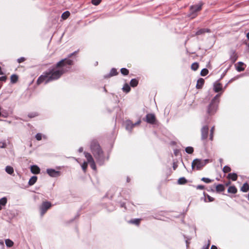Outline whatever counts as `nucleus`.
<instances>
[{"label": "nucleus", "instance_id": "14", "mask_svg": "<svg viewBox=\"0 0 249 249\" xmlns=\"http://www.w3.org/2000/svg\"><path fill=\"white\" fill-rule=\"evenodd\" d=\"M204 84V80L203 78H199L197 81L196 85V88L197 89H200L202 88Z\"/></svg>", "mask_w": 249, "mask_h": 249}, {"label": "nucleus", "instance_id": "54", "mask_svg": "<svg viewBox=\"0 0 249 249\" xmlns=\"http://www.w3.org/2000/svg\"><path fill=\"white\" fill-rule=\"evenodd\" d=\"M247 37L249 40V32L247 34Z\"/></svg>", "mask_w": 249, "mask_h": 249}, {"label": "nucleus", "instance_id": "39", "mask_svg": "<svg viewBox=\"0 0 249 249\" xmlns=\"http://www.w3.org/2000/svg\"><path fill=\"white\" fill-rule=\"evenodd\" d=\"M201 180L205 182V183H211L213 181V179H211L209 178H202Z\"/></svg>", "mask_w": 249, "mask_h": 249}, {"label": "nucleus", "instance_id": "57", "mask_svg": "<svg viewBox=\"0 0 249 249\" xmlns=\"http://www.w3.org/2000/svg\"><path fill=\"white\" fill-rule=\"evenodd\" d=\"M232 81V79L229 81V82H231Z\"/></svg>", "mask_w": 249, "mask_h": 249}, {"label": "nucleus", "instance_id": "9", "mask_svg": "<svg viewBox=\"0 0 249 249\" xmlns=\"http://www.w3.org/2000/svg\"><path fill=\"white\" fill-rule=\"evenodd\" d=\"M141 123V120H139L137 122L133 124L131 121H126L125 122V128L127 130L131 131L133 128L137 125H139Z\"/></svg>", "mask_w": 249, "mask_h": 249}, {"label": "nucleus", "instance_id": "51", "mask_svg": "<svg viewBox=\"0 0 249 249\" xmlns=\"http://www.w3.org/2000/svg\"><path fill=\"white\" fill-rule=\"evenodd\" d=\"M211 249H217V247L214 245H212Z\"/></svg>", "mask_w": 249, "mask_h": 249}, {"label": "nucleus", "instance_id": "29", "mask_svg": "<svg viewBox=\"0 0 249 249\" xmlns=\"http://www.w3.org/2000/svg\"><path fill=\"white\" fill-rule=\"evenodd\" d=\"M130 89H131L129 85L127 83L125 84L122 88L123 91L126 93L129 92L130 90Z\"/></svg>", "mask_w": 249, "mask_h": 249}, {"label": "nucleus", "instance_id": "52", "mask_svg": "<svg viewBox=\"0 0 249 249\" xmlns=\"http://www.w3.org/2000/svg\"><path fill=\"white\" fill-rule=\"evenodd\" d=\"M173 167L174 170H176L177 167V165L175 164V163H174Z\"/></svg>", "mask_w": 249, "mask_h": 249}, {"label": "nucleus", "instance_id": "44", "mask_svg": "<svg viewBox=\"0 0 249 249\" xmlns=\"http://www.w3.org/2000/svg\"><path fill=\"white\" fill-rule=\"evenodd\" d=\"M89 163L90 164V166L91 168L93 170H96V164H95L94 161L89 162Z\"/></svg>", "mask_w": 249, "mask_h": 249}, {"label": "nucleus", "instance_id": "30", "mask_svg": "<svg viewBox=\"0 0 249 249\" xmlns=\"http://www.w3.org/2000/svg\"><path fill=\"white\" fill-rule=\"evenodd\" d=\"M70 16V12L68 11L64 12L61 15V18L63 20H66Z\"/></svg>", "mask_w": 249, "mask_h": 249}, {"label": "nucleus", "instance_id": "21", "mask_svg": "<svg viewBox=\"0 0 249 249\" xmlns=\"http://www.w3.org/2000/svg\"><path fill=\"white\" fill-rule=\"evenodd\" d=\"M237 188L234 186H230L228 189V192L231 194H236L237 193Z\"/></svg>", "mask_w": 249, "mask_h": 249}, {"label": "nucleus", "instance_id": "31", "mask_svg": "<svg viewBox=\"0 0 249 249\" xmlns=\"http://www.w3.org/2000/svg\"><path fill=\"white\" fill-rule=\"evenodd\" d=\"M5 171L10 175H12L14 173V169L10 166H7L5 168Z\"/></svg>", "mask_w": 249, "mask_h": 249}, {"label": "nucleus", "instance_id": "45", "mask_svg": "<svg viewBox=\"0 0 249 249\" xmlns=\"http://www.w3.org/2000/svg\"><path fill=\"white\" fill-rule=\"evenodd\" d=\"M26 60V58L24 57H21L19 58H18L17 59V62L18 63H21L22 62H23L24 61H25Z\"/></svg>", "mask_w": 249, "mask_h": 249}, {"label": "nucleus", "instance_id": "38", "mask_svg": "<svg viewBox=\"0 0 249 249\" xmlns=\"http://www.w3.org/2000/svg\"><path fill=\"white\" fill-rule=\"evenodd\" d=\"M204 196L206 198H207L208 199L209 202H212L214 200V198L210 196L209 195L206 194L205 192L203 193Z\"/></svg>", "mask_w": 249, "mask_h": 249}, {"label": "nucleus", "instance_id": "15", "mask_svg": "<svg viewBox=\"0 0 249 249\" xmlns=\"http://www.w3.org/2000/svg\"><path fill=\"white\" fill-rule=\"evenodd\" d=\"M40 171L39 168L37 165H32L31 166V171L33 174H39Z\"/></svg>", "mask_w": 249, "mask_h": 249}, {"label": "nucleus", "instance_id": "50", "mask_svg": "<svg viewBox=\"0 0 249 249\" xmlns=\"http://www.w3.org/2000/svg\"><path fill=\"white\" fill-rule=\"evenodd\" d=\"M6 144L4 142H0V148H4L6 147Z\"/></svg>", "mask_w": 249, "mask_h": 249}, {"label": "nucleus", "instance_id": "1", "mask_svg": "<svg viewBox=\"0 0 249 249\" xmlns=\"http://www.w3.org/2000/svg\"><path fill=\"white\" fill-rule=\"evenodd\" d=\"M78 51L68 55L67 58H64L58 62L56 65L49 69L47 71L44 72L37 79L36 84L39 85L43 82L47 84L51 81L56 80L61 77L65 73L68 72L71 69V66L73 65V61L70 59L73 55H76Z\"/></svg>", "mask_w": 249, "mask_h": 249}, {"label": "nucleus", "instance_id": "17", "mask_svg": "<svg viewBox=\"0 0 249 249\" xmlns=\"http://www.w3.org/2000/svg\"><path fill=\"white\" fill-rule=\"evenodd\" d=\"M84 155L87 160L88 163L94 161V160L90 153L85 152H84Z\"/></svg>", "mask_w": 249, "mask_h": 249}, {"label": "nucleus", "instance_id": "47", "mask_svg": "<svg viewBox=\"0 0 249 249\" xmlns=\"http://www.w3.org/2000/svg\"><path fill=\"white\" fill-rule=\"evenodd\" d=\"M196 189L203 190L205 188V186L202 185H198L196 186Z\"/></svg>", "mask_w": 249, "mask_h": 249}, {"label": "nucleus", "instance_id": "12", "mask_svg": "<svg viewBox=\"0 0 249 249\" xmlns=\"http://www.w3.org/2000/svg\"><path fill=\"white\" fill-rule=\"evenodd\" d=\"M236 70L241 72L244 71L245 69V65L242 62H239L235 65Z\"/></svg>", "mask_w": 249, "mask_h": 249}, {"label": "nucleus", "instance_id": "56", "mask_svg": "<svg viewBox=\"0 0 249 249\" xmlns=\"http://www.w3.org/2000/svg\"><path fill=\"white\" fill-rule=\"evenodd\" d=\"M230 182H229V183H227V184H226V185H229V184H230Z\"/></svg>", "mask_w": 249, "mask_h": 249}, {"label": "nucleus", "instance_id": "7", "mask_svg": "<svg viewBox=\"0 0 249 249\" xmlns=\"http://www.w3.org/2000/svg\"><path fill=\"white\" fill-rule=\"evenodd\" d=\"M209 127L207 125L203 126L201 129V139L205 141L208 137Z\"/></svg>", "mask_w": 249, "mask_h": 249}, {"label": "nucleus", "instance_id": "34", "mask_svg": "<svg viewBox=\"0 0 249 249\" xmlns=\"http://www.w3.org/2000/svg\"><path fill=\"white\" fill-rule=\"evenodd\" d=\"M214 131V126H213L210 129V140L211 141H213V135Z\"/></svg>", "mask_w": 249, "mask_h": 249}, {"label": "nucleus", "instance_id": "36", "mask_svg": "<svg viewBox=\"0 0 249 249\" xmlns=\"http://www.w3.org/2000/svg\"><path fill=\"white\" fill-rule=\"evenodd\" d=\"M208 72L209 71L207 69L204 68L201 70L200 75L202 76H205L208 74Z\"/></svg>", "mask_w": 249, "mask_h": 249}, {"label": "nucleus", "instance_id": "18", "mask_svg": "<svg viewBox=\"0 0 249 249\" xmlns=\"http://www.w3.org/2000/svg\"><path fill=\"white\" fill-rule=\"evenodd\" d=\"M142 219L140 218H136V219H132L129 221V223L130 224H133L136 225L137 226H139L140 224Z\"/></svg>", "mask_w": 249, "mask_h": 249}, {"label": "nucleus", "instance_id": "3", "mask_svg": "<svg viewBox=\"0 0 249 249\" xmlns=\"http://www.w3.org/2000/svg\"><path fill=\"white\" fill-rule=\"evenodd\" d=\"M219 95H216L208 106L207 113L209 115H213L216 112L219 103Z\"/></svg>", "mask_w": 249, "mask_h": 249}, {"label": "nucleus", "instance_id": "24", "mask_svg": "<svg viewBox=\"0 0 249 249\" xmlns=\"http://www.w3.org/2000/svg\"><path fill=\"white\" fill-rule=\"evenodd\" d=\"M11 82L12 84H15L17 82L18 80V76L16 74H12L10 77Z\"/></svg>", "mask_w": 249, "mask_h": 249}, {"label": "nucleus", "instance_id": "53", "mask_svg": "<svg viewBox=\"0 0 249 249\" xmlns=\"http://www.w3.org/2000/svg\"><path fill=\"white\" fill-rule=\"evenodd\" d=\"M3 74V73L2 72V71H1V68L0 67V74Z\"/></svg>", "mask_w": 249, "mask_h": 249}, {"label": "nucleus", "instance_id": "27", "mask_svg": "<svg viewBox=\"0 0 249 249\" xmlns=\"http://www.w3.org/2000/svg\"><path fill=\"white\" fill-rule=\"evenodd\" d=\"M139 81L136 78L131 79L130 82V85L132 87H135L138 84Z\"/></svg>", "mask_w": 249, "mask_h": 249}, {"label": "nucleus", "instance_id": "40", "mask_svg": "<svg viewBox=\"0 0 249 249\" xmlns=\"http://www.w3.org/2000/svg\"><path fill=\"white\" fill-rule=\"evenodd\" d=\"M231 171V168L228 166H225L223 168L224 173H229Z\"/></svg>", "mask_w": 249, "mask_h": 249}, {"label": "nucleus", "instance_id": "41", "mask_svg": "<svg viewBox=\"0 0 249 249\" xmlns=\"http://www.w3.org/2000/svg\"><path fill=\"white\" fill-rule=\"evenodd\" d=\"M101 1L102 0H91V3L97 6L101 3Z\"/></svg>", "mask_w": 249, "mask_h": 249}, {"label": "nucleus", "instance_id": "28", "mask_svg": "<svg viewBox=\"0 0 249 249\" xmlns=\"http://www.w3.org/2000/svg\"><path fill=\"white\" fill-rule=\"evenodd\" d=\"M187 182V180L184 177L180 178L178 180V183L180 185L185 184Z\"/></svg>", "mask_w": 249, "mask_h": 249}, {"label": "nucleus", "instance_id": "37", "mask_svg": "<svg viewBox=\"0 0 249 249\" xmlns=\"http://www.w3.org/2000/svg\"><path fill=\"white\" fill-rule=\"evenodd\" d=\"M185 151L188 154H192L194 152V148L191 146L187 147L185 148Z\"/></svg>", "mask_w": 249, "mask_h": 249}, {"label": "nucleus", "instance_id": "6", "mask_svg": "<svg viewBox=\"0 0 249 249\" xmlns=\"http://www.w3.org/2000/svg\"><path fill=\"white\" fill-rule=\"evenodd\" d=\"M202 4H198L194 5H192L190 7V16L192 18H194L196 16V14L197 12L201 10Z\"/></svg>", "mask_w": 249, "mask_h": 249}, {"label": "nucleus", "instance_id": "4", "mask_svg": "<svg viewBox=\"0 0 249 249\" xmlns=\"http://www.w3.org/2000/svg\"><path fill=\"white\" fill-rule=\"evenodd\" d=\"M210 160L208 159L201 160L198 159H196L192 161V169L196 168L197 170H201L206 164L209 163Z\"/></svg>", "mask_w": 249, "mask_h": 249}, {"label": "nucleus", "instance_id": "33", "mask_svg": "<svg viewBox=\"0 0 249 249\" xmlns=\"http://www.w3.org/2000/svg\"><path fill=\"white\" fill-rule=\"evenodd\" d=\"M199 67V64L197 62L193 63L191 65V69L193 71H196Z\"/></svg>", "mask_w": 249, "mask_h": 249}, {"label": "nucleus", "instance_id": "8", "mask_svg": "<svg viewBox=\"0 0 249 249\" xmlns=\"http://www.w3.org/2000/svg\"><path fill=\"white\" fill-rule=\"evenodd\" d=\"M147 123L150 124H155L156 122V116L154 114L148 113L146 115L145 119H144Z\"/></svg>", "mask_w": 249, "mask_h": 249}, {"label": "nucleus", "instance_id": "48", "mask_svg": "<svg viewBox=\"0 0 249 249\" xmlns=\"http://www.w3.org/2000/svg\"><path fill=\"white\" fill-rule=\"evenodd\" d=\"M210 245V241H208V243L207 245L203 247L202 249H209V246Z\"/></svg>", "mask_w": 249, "mask_h": 249}, {"label": "nucleus", "instance_id": "55", "mask_svg": "<svg viewBox=\"0 0 249 249\" xmlns=\"http://www.w3.org/2000/svg\"><path fill=\"white\" fill-rule=\"evenodd\" d=\"M79 151H80V152H81V151H82V148H80V149H79Z\"/></svg>", "mask_w": 249, "mask_h": 249}, {"label": "nucleus", "instance_id": "26", "mask_svg": "<svg viewBox=\"0 0 249 249\" xmlns=\"http://www.w3.org/2000/svg\"><path fill=\"white\" fill-rule=\"evenodd\" d=\"M7 198L5 197L0 199V210L2 209V206H5L7 203Z\"/></svg>", "mask_w": 249, "mask_h": 249}, {"label": "nucleus", "instance_id": "20", "mask_svg": "<svg viewBox=\"0 0 249 249\" xmlns=\"http://www.w3.org/2000/svg\"><path fill=\"white\" fill-rule=\"evenodd\" d=\"M215 189L216 192L220 193L225 190V187L224 185L219 184L216 186Z\"/></svg>", "mask_w": 249, "mask_h": 249}, {"label": "nucleus", "instance_id": "43", "mask_svg": "<svg viewBox=\"0 0 249 249\" xmlns=\"http://www.w3.org/2000/svg\"><path fill=\"white\" fill-rule=\"evenodd\" d=\"M83 171L85 172L86 171L88 167V162H84L81 165Z\"/></svg>", "mask_w": 249, "mask_h": 249}, {"label": "nucleus", "instance_id": "49", "mask_svg": "<svg viewBox=\"0 0 249 249\" xmlns=\"http://www.w3.org/2000/svg\"><path fill=\"white\" fill-rule=\"evenodd\" d=\"M7 79V77L6 76H3L0 77V81L5 82Z\"/></svg>", "mask_w": 249, "mask_h": 249}, {"label": "nucleus", "instance_id": "35", "mask_svg": "<svg viewBox=\"0 0 249 249\" xmlns=\"http://www.w3.org/2000/svg\"><path fill=\"white\" fill-rule=\"evenodd\" d=\"M121 72L124 75H127L129 74V71L126 68H122Z\"/></svg>", "mask_w": 249, "mask_h": 249}, {"label": "nucleus", "instance_id": "42", "mask_svg": "<svg viewBox=\"0 0 249 249\" xmlns=\"http://www.w3.org/2000/svg\"><path fill=\"white\" fill-rule=\"evenodd\" d=\"M38 115V114L37 112L30 113L28 115V117L30 118H34L36 116H37Z\"/></svg>", "mask_w": 249, "mask_h": 249}, {"label": "nucleus", "instance_id": "19", "mask_svg": "<svg viewBox=\"0 0 249 249\" xmlns=\"http://www.w3.org/2000/svg\"><path fill=\"white\" fill-rule=\"evenodd\" d=\"M237 175L235 173H230L228 174L227 178L233 181H235L237 179Z\"/></svg>", "mask_w": 249, "mask_h": 249}, {"label": "nucleus", "instance_id": "10", "mask_svg": "<svg viewBox=\"0 0 249 249\" xmlns=\"http://www.w3.org/2000/svg\"><path fill=\"white\" fill-rule=\"evenodd\" d=\"M47 174L51 177H58L61 175V172L59 171H56L53 169H47L46 171Z\"/></svg>", "mask_w": 249, "mask_h": 249}, {"label": "nucleus", "instance_id": "13", "mask_svg": "<svg viewBox=\"0 0 249 249\" xmlns=\"http://www.w3.org/2000/svg\"><path fill=\"white\" fill-rule=\"evenodd\" d=\"M118 74V72L115 68L111 69L110 72L108 74L104 76L105 78H108L110 77L115 76Z\"/></svg>", "mask_w": 249, "mask_h": 249}, {"label": "nucleus", "instance_id": "16", "mask_svg": "<svg viewBox=\"0 0 249 249\" xmlns=\"http://www.w3.org/2000/svg\"><path fill=\"white\" fill-rule=\"evenodd\" d=\"M210 33V30L208 29H200L198 30L196 33V35L198 36L204 34L205 33Z\"/></svg>", "mask_w": 249, "mask_h": 249}, {"label": "nucleus", "instance_id": "22", "mask_svg": "<svg viewBox=\"0 0 249 249\" xmlns=\"http://www.w3.org/2000/svg\"><path fill=\"white\" fill-rule=\"evenodd\" d=\"M241 191L243 192H247L249 190V185L248 183H245L241 188Z\"/></svg>", "mask_w": 249, "mask_h": 249}, {"label": "nucleus", "instance_id": "11", "mask_svg": "<svg viewBox=\"0 0 249 249\" xmlns=\"http://www.w3.org/2000/svg\"><path fill=\"white\" fill-rule=\"evenodd\" d=\"M238 58V55L235 50H232L230 52V60L232 63H234Z\"/></svg>", "mask_w": 249, "mask_h": 249}, {"label": "nucleus", "instance_id": "46", "mask_svg": "<svg viewBox=\"0 0 249 249\" xmlns=\"http://www.w3.org/2000/svg\"><path fill=\"white\" fill-rule=\"evenodd\" d=\"M36 138L37 141H40L42 139V135L41 133H37L36 135Z\"/></svg>", "mask_w": 249, "mask_h": 249}, {"label": "nucleus", "instance_id": "32", "mask_svg": "<svg viewBox=\"0 0 249 249\" xmlns=\"http://www.w3.org/2000/svg\"><path fill=\"white\" fill-rule=\"evenodd\" d=\"M5 244L7 247H12L14 245V242L9 239L5 240Z\"/></svg>", "mask_w": 249, "mask_h": 249}, {"label": "nucleus", "instance_id": "25", "mask_svg": "<svg viewBox=\"0 0 249 249\" xmlns=\"http://www.w3.org/2000/svg\"><path fill=\"white\" fill-rule=\"evenodd\" d=\"M222 85L220 83H217L214 86V90L215 92H218L222 89Z\"/></svg>", "mask_w": 249, "mask_h": 249}, {"label": "nucleus", "instance_id": "5", "mask_svg": "<svg viewBox=\"0 0 249 249\" xmlns=\"http://www.w3.org/2000/svg\"><path fill=\"white\" fill-rule=\"evenodd\" d=\"M52 206V203L50 201H43L39 207L40 214L42 216Z\"/></svg>", "mask_w": 249, "mask_h": 249}, {"label": "nucleus", "instance_id": "2", "mask_svg": "<svg viewBox=\"0 0 249 249\" xmlns=\"http://www.w3.org/2000/svg\"><path fill=\"white\" fill-rule=\"evenodd\" d=\"M90 149L92 154L97 161L102 163L105 160L104 154L100 145L96 140H93L91 141Z\"/></svg>", "mask_w": 249, "mask_h": 249}, {"label": "nucleus", "instance_id": "23", "mask_svg": "<svg viewBox=\"0 0 249 249\" xmlns=\"http://www.w3.org/2000/svg\"><path fill=\"white\" fill-rule=\"evenodd\" d=\"M37 178L36 176H33L29 179L28 184L29 185L32 186L34 185L37 181Z\"/></svg>", "mask_w": 249, "mask_h": 249}]
</instances>
